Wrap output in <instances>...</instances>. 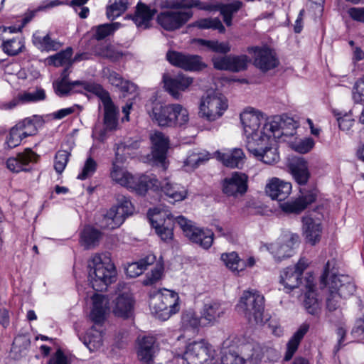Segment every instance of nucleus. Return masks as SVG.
Wrapping results in <instances>:
<instances>
[{
	"label": "nucleus",
	"mask_w": 364,
	"mask_h": 364,
	"mask_svg": "<svg viewBox=\"0 0 364 364\" xmlns=\"http://www.w3.org/2000/svg\"><path fill=\"white\" fill-rule=\"evenodd\" d=\"M88 280L93 289L105 290L117 279V270L109 257L95 255L88 262Z\"/></svg>",
	"instance_id": "obj_1"
},
{
	"label": "nucleus",
	"mask_w": 364,
	"mask_h": 364,
	"mask_svg": "<svg viewBox=\"0 0 364 364\" xmlns=\"http://www.w3.org/2000/svg\"><path fill=\"white\" fill-rule=\"evenodd\" d=\"M124 159L119 158L112 162L110 177L117 183L132 189L139 195H144L151 186H157V179L151 178L147 175L133 176L119 164L123 163Z\"/></svg>",
	"instance_id": "obj_2"
},
{
	"label": "nucleus",
	"mask_w": 364,
	"mask_h": 364,
	"mask_svg": "<svg viewBox=\"0 0 364 364\" xmlns=\"http://www.w3.org/2000/svg\"><path fill=\"white\" fill-rule=\"evenodd\" d=\"M236 307L250 323L263 322L264 298L257 291H245Z\"/></svg>",
	"instance_id": "obj_3"
},
{
	"label": "nucleus",
	"mask_w": 364,
	"mask_h": 364,
	"mask_svg": "<svg viewBox=\"0 0 364 364\" xmlns=\"http://www.w3.org/2000/svg\"><path fill=\"white\" fill-rule=\"evenodd\" d=\"M331 262H327L324 267L323 272L320 277V287H327L328 285L339 295L340 298L346 299L355 291V285L351 278L345 275H336L330 272Z\"/></svg>",
	"instance_id": "obj_4"
},
{
	"label": "nucleus",
	"mask_w": 364,
	"mask_h": 364,
	"mask_svg": "<svg viewBox=\"0 0 364 364\" xmlns=\"http://www.w3.org/2000/svg\"><path fill=\"white\" fill-rule=\"evenodd\" d=\"M179 297L174 291L164 289L151 298L150 307L159 319L166 321L179 311Z\"/></svg>",
	"instance_id": "obj_5"
},
{
	"label": "nucleus",
	"mask_w": 364,
	"mask_h": 364,
	"mask_svg": "<svg viewBox=\"0 0 364 364\" xmlns=\"http://www.w3.org/2000/svg\"><path fill=\"white\" fill-rule=\"evenodd\" d=\"M115 198L117 204L107 211L102 220V226L105 228L112 230L119 227L134 213V206L127 196L118 193Z\"/></svg>",
	"instance_id": "obj_6"
},
{
	"label": "nucleus",
	"mask_w": 364,
	"mask_h": 364,
	"mask_svg": "<svg viewBox=\"0 0 364 364\" xmlns=\"http://www.w3.org/2000/svg\"><path fill=\"white\" fill-rule=\"evenodd\" d=\"M86 88L98 96L104 106V125L107 131H114L118 127L119 110L112 102L109 94L101 85H90L85 84Z\"/></svg>",
	"instance_id": "obj_7"
},
{
	"label": "nucleus",
	"mask_w": 364,
	"mask_h": 364,
	"mask_svg": "<svg viewBox=\"0 0 364 364\" xmlns=\"http://www.w3.org/2000/svg\"><path fill=\"white\" fill-rule=\"evenodd\" d=\"M221 186L222 191L226 196L235 198L242 197L248 189V176L244 173L235 171L230 176L225 178Z\"/></svg>",
	"instance_id": "obj_8"
},
{
	"label": "nucleus",
	"mask_w": 364,
	"mask_h": 364,
	"mask_svg": "<svg viewBox=\"0 0 364 364\" xmlns=\"http://www.w3.org/2000/svg\"><path fill=\"white\" fill-rule=\"evenodd\" d=\"M192 16L189 9L171 10L159 14L157 21L163 28L171 31L180 28Z\"/></svg>",
	"instance_id": "obj_9"
},
{
	"label": "nucleus",
	"mask_w": 364,
	"mask_h": 364,
	"mask_svg": "<svg viewBox=\"0 0 364 364\" xmlns=\"http://www.w3.org/2000/svg\"><path fill=\"white\" fill-rule=\"evenodd\" d=\"M117 296L113 301L112 311L116 316L129 318L132 313L134 301L132 295L128 292L127 286L124 283H119L117 287Z\"/></svg>",
	"instance_id": "obj_10"
},
{
	"label": "nucleus",
	"mask_w": 364,
	"mask_h": 364,
	"mask_svg": "<svg viewBox=\"0 0 364 364\" xmlns=\"http://www.w3.org/2000/svg\"><path fill=\"white\" fill-rule=\"evenodd\" d=\"M296 128V122L292 118L282 119L276 116L272 120L265 123L261 129L262 132L272 134V138H279L282 136H292Z\"/></svg>",
	"instance_id": "obj_11"
},
{
	"label": "nucleus",
	"mask_w": 364,
	"mask_h": 364,
	"mask_svg": "<svg viewBox=\"0 0 364 364\" xmlns=\"http://www.w3.org/2000/svg\"><path fill=\"white\" fill-rule=\"evenodd\" d=\"M146 110L151 119L159 126L173 127L172 104L164 105L155 100L146 105Z\"/></svg>",
	"instance_id": "obj_12"
},
{
	"label": "nucleus",
	"mask_w": 364,
	"mask_h": 364,
	"mask_svg": "<svg viewBox=\"0 0 364 364\" xmlns=\"http://www.w3.org/2000/svg\"><path fill=\"white\" fill-rule=\"evenodd\" d=\"M248 51L254 52V64L262 72L274 69L279 65V60L275 53L268 47H251L248 48Z\"/></svg>",
	"instance_id": "obj_13"
},
{
	"label": "nucleus",
	"mask_w": 364,
	"mask_h": 364,
	"mask_svg": "<svg viewBox=\"0 0 364 364\" xmlns=\"http://www.w3.org/2000/svg\"><path fill=\"white\" fill-rule=\"evenodd\" d=\"M298 242L299 235H291L286 240L265 245V247L277 262H281L282 259L292 256L294 247Z\"/></svg>",
	"instance_id": "obj_14"
},
{
	"label": "nucleus",
	"mask_w": 364,
	"mask_h": 364,
	"mask_svg": "<svg viewBox=\"0 0 364 364\" xmlns=\"http://www.w3.org/2000/svg\"><path fill=\"white\" fill-rule=\"evenodd\" d=\"M166 58L171 64L186 70H198L202 66V58L197 55L169 51Z\"/></svg>",
	"instance_id": "obj_15"
},
{
	"label": "nucleus",
	"mask_w": 364,
	"mask_h": 364,
	"mask_svg": "<svg viewBox=\"0 0 364 364\" xmlns=\"http://www.w3.org/2000/svg\"><path fill=\"white\" fill-rule=\"evenodd\" d=\"M151 226L155 229L156 233L163 241L168 242L173 237V230L165 227V219H170L171 214L167 211H161L158 208L149 210L148 213Z\"/></svg>",
	"instance_id": "obj_16"
},
{
	"label": "nucleus",
	"mask_w": 364,
	"mask_h": 364,
	"mask_svg": "<svg viewBox=\"0 0 364 364\" xmlns=\"http://www.w3.org/2000/svg\"><path fill=\"white\" fill-rule=\"evenodd\" d=\"M175 220L191 242L204 247L205 232L203 228L197 226L196 223L183 215L176 217Z\"/></svg>",
	"instance_id": "obj_17"
},
{
	"label": "nucleus",
	"mask_w": 364,
	"mask_h": 364,
	"mask_svg": "<svg viewBox=\"0 0 364 364\" xmlns=\"http://www.w3.org/2000/svg\"><path fill=\"white\" fill-rule=\"evenodd\" d=\"M137 358L141 364H153L157 352L156 339L153 336H142L137 338L136 348Z\"/></svg>",
	"instance_id": "obj_18"
},
{
	"label": "nucleus",
	"mask_w": 364,
	"mask_h": 364,
	"mask_svg": "<svg viewBox=\"0 0 364 364\" xmlns=\"http://www.w3.org/2000/svg\"><path fill=\"white\" fill-rule=\"evenodd\" d=\"M150 139L152 144L151 155L154 162L164 166L168 148V138L163 133L155 132L151 135Z\"/></svg>",
	"instance_id": "obj_19"
},
{
	"label": "nucleus",
	"mask_w": 364,
	"mask_h": 364,
	"mask_svg": "<svg viewBox=\"0 0 364 364\" xmlns=\"http://www.w3.org/2000/svg\"><path fill=\"white\" fill-rule=\"evenodd\" d=\"M246 138L247 149L255 157L259 156L265 149L269 148V145H273L274 141L270 134L261 130L259 134H255Z\"/></svg>",
	"instance_id": "obj_20"
},
{
	"label": "nucleus",
	"mask_w": 364,
	"mask_h": 364,
	"mask_svg": "<svg viewBox=\"0 0 364 364\" xmlns=\"http://www.w3.org/2000/svg\"><path fill=\"white\" fill-rule=\"evenodd\" d=\"M163 82L166 90L175 99H178L179 92L184 91L192 83V79L181 74L172 77L165 73L163 75Z\"/></svg>",
	"instance_id": "obj_21"
},
{
	"label": "nucleus",
	"mask_w": 364,
	"mask_h": 364,
	"mask_svg": "<svg viewBox=\"0 0 364 364\" xmlns=\"http://www.w3.org/2000/svg\"><path fill=\"white\" fill-rule=\"evenodd\" d=\"M92 299V309L90 318L95 324H101L110 311L109 299L105 295L95 294Z\"/></svg>",
	"instance_id": "obj_22"
},
{
	"label": "nucleus",
	"mask_w": 364,
	"mask_h": 364,
	"mask_svg": "<svg viewBox=\"0 0 364 364\" xmlns=\"http://www.w3.org/2000/svg\"><path fill=\"white\" fill-rule=\"evenodd\" d=\"M302 230L306 242L311 245L319 242L321 237V223L309 215L302 218Z\"/></svg>",
	"instance_id": "obj_23"
},
{
	"label": "nucleus",
	"mask_w": 364,
	"mask_h": 364,
	"mask_svg": "<svg viewBox=\"0 0 364 364\" xmlns=\"http://www.w3.org/2000/svg\"><path fill=\"white\" fill-rule=\"evenodd\" d=\"M38 155L31 149H26L22 153H19L16 157L9 158L6 161L7 168L12 172L27 171L26 166L31 162L36 161Z\"/></svg>",
	"instance_id": "obj_24"
},
{
	"label": "nucleus",
	"mask_w": 364,
	"mask_h": 364,
	"mask_svg": "<svg viewBox=\"0 0 364 364\" xmlns=\"http://www.w3.org/2000/svg\"><path fill=\"white\" fill-rule=\"evenodd\" d=\"M265 191L273 200H284L291 191V184L273 178L266 186Z\"/></svg>",
	"instance_id": "obj_25"
},
{
	"label": "nucleus",
	"mask_w": 364,
	"mask_h": 364,
	"mask_svg": "<svg viewBox=\"0 0 364 364\" xmlns=\"http://www.w3.org/2000/svg\"><path fill=\"white\" fill-rule=\"evenodd\" d=\"M228 108L227 100L220 95L208 96L206 97V119L214 121L220 117Z\"/></svg>",
	"instance_id": "obj_26"
},
{
	"label": "nucleus",
	"mask_w": 364,
	"mask_h": 364,
	"mask_svg": "<svg viewBox=\"0 0 364 364\" xmlns=\"http://www.w3.org/2000/svg\"><path fill=\"white\" fill-rule=\"evenodd\" d=\"M290 172L299 185H306L310 178L308 162L302 157L294 158L289 164Z\"/></svg>",
	"instance_id": "obj_27"
},
{
	"label": "nucleus",
	"mask_w": 364,
	"mask_h": 364,
	"mask_svg": "<svg viewBox=\"0 0 364 364\" xmlns=\"http://www.w3.org/2000/svg\"><path fill=\"white\" fill-rule=\"evenodd\" d=\"M217 158L224 166L229 168H241L245 163V156L242 149H233L227 153L216 152Z\"/></svg>",
	"instance_id": "obj_28"
},
{
	"label": "nucleus",
	"mask_w": 364,
	"mask_h": 364,
	"mask_svg": "<svg viewBox=\"0 0 364 364\" xmlns=\"http://www.w3.org/2000/svg\"><path fill=\"white\" fill-rule=\"evenodd\" d=\"M309 324L303 323L293 334L287 344V350L284 357V361H289L296 352L304 336L309 330Z\"/></svg>",
	"instance_id": "obj_29"
},
{
	"label": "nucleus",
	"mask_w": 364,
	"mask_h": 364,
	"mask_svg": "<svg viewBox=\"0 0 364 364\" xmlns=\"http://www.w3.org/2000/svg\"><path fill=\"white\" fill-rule=\"evenodd\" d=\"M240 120L246 137L255 134H259L261 124V117L253 111H245L240 114Z\"/></svg>",
	"instance_id": "obj_30"
},
{
	"label": "nucleus",
	"mask_w": 364,
	"mask_h": 364,
	"mask_svg": "<svg viewBox=\"0 0 364 364\" xmlns=\"http://www.w3.org/2000/svg\"><path fill=\"white\" fill-rule=\"evenodd\" d=\"M92 52L96 56L107 58L111 61H117L124 55L122 51L115 46L106 42H100L95 45Z\"/></svg>",
	"instance_id": "obj_31"
},
{
	"label": "nucleus",
	"mask_w": 364,
	"mask_h": 364,
	"mask_svg": "<svg viewBox=\"0 0 364 364\" xmlns=\"http://www.w3.org/2000/svg\"><path fill=\"white\" fill-rule=\"evenodd\" d=\"M99 85L93 82L87 81L76 80L73 82L65 81V80H57L53 83V88L56 95L60 97H64L70 94L71 90L76 86L80 87L83 90L91 92V91L86 88V85Z\"/></svg>",
	"instance_id": "obj_32"
},
{
	"label": "nucleus",
	"mask_w": 364,
	"mask_h": 364,
	"mask_svg": "<svg viewBox=\"0 0 364 364\" xmlns=\"http://www.w3.org/2000/svg\"><path fill=\"white\" fill-rule=\"evenodd\" d=\"M306 288L307 292L305 294L304 306L309 314L317 315L320 311V304L314 289L313 279L309 277L306 279Z\"/></svg>",
	"instance_id": "obj_33"
},
{
	"label": "nucleus",
	"mask_w": 364,
	"mask_h": 364,
	"mask_svg": "<svg viewBox=\"0 0 364 364\" xmlns=\"http://www.w3.org/2000/svg\"><path fill=\"white\" fill-rule=\"evenodd\" d=\"M103 328L100 324H95L87 332L84 343L90 351L98 350L103 344Z\"/></svg>",
	"instance_id": "obj_34"
},
{
	"label": "nucleus",
	"mask_w": 364,
	"mask_h": 364,
	"mask_svg": "<svg viewBox=\"0 0 364 364\" xmlns=\"http://www.w3.org/2000/svg\"><path fill=\"white\" fill-rule=\"evenodd\" d=\"M32 42L41 51L57 50L62 46L60 42L52 39L49 33L42 35L39 31L33 33Z\"/></svg>",
	"instance_id": "obj_35"
},
{
	"label": "nucleus",
	"mask_w": 364,
	"mask_h": 364,
	"mask_svg": "<svg viewBox=\"0 0 364 364\" xmlns=\"http://www.w3.org/2000/svg\"><path fill=\"white\" fill-rule=\"evenodd\" d=\"M155 13V9H151L146 4L139 2L136 6V10L133 17V21L138 28L146 29L149 28L150 21L152 19Z\"/></svg>",
	"instance_id": "obj_36"
},
{
	"label": "nucleus",
	"mask_w": 364,
	"mask_h": 364,
	"mask_svg": "<svg viewBox=\"0 0 364 364\" xmlns=\"http://www.w3.org/2000/svg\"><path fill=\"white\" fill-rule=\"evenodd\" d=\"M279 282L289 291L299 287L302 282L301 276L291 267H288L281 272Z\"/></svg>",
	"instance_id": "obj_37"
},
{
	"label": "nucleus",
	"mask_w": 364,
	"mask_h": 364,
	"mask_svg": "<svg viewBox=\"0 0 364 364\" xmlns=\"http://www.w3.org/2000/svg\"><path fill=\"white\" fill-rule=\"evenodd\" d=\"M161 191L173 200V203L184 200L187 196L186 189L178 183L166 181L161 183Z\"/></svg>",
	"instance_id": "obj_38"
},
{
	"label": "nucleus",
	"mask_w": 364,
	"mask_h": 364,
	"mask_svg": "<svg viewBox=\"0 0 364 364\" xmlns=\"http://www.w3.org/2000/svg\"><path fill=\"white\" fill-rule=\"evenodd\" d=\"M260 359L254 358V355L247 358L239 355L235 351L230 349H223L222 355L220 356L221 364H245L248 363L250 364H257Z\"/></svg>",
	"instance_id": "obj_39"
},
{
	"label": "nucleus",
	"mask_w": 364,
	"mask_h": 364,
	"mask_svg": "<svg viewBox=\"0 0 364 364\" xmlns=\"http://www.w3.org/2000/svg\"><path fill=\"white\" fill-rule=\"evenodd\" d=\"M243 6L241 1H235L230 4H206V11H220L222 16H233Z\"/></svg>",
	"instance_id": "obj_40"
},
{
	"label": "nucleus",
	"mask_w": 364,
	"mask_h": 364,
	"mask_svg": "<svg viewBox=\"0 0 364 364\" xmlns=\"http://www.w3.org/2000/svg\"><path fill=\"white\" fill-rule=\"evenodd\" d=\"M156 259L153 254H149L138 262L129 264L126 269L127 274L129 277H136L142 274L149 265L152 264Z\"/></svg>",
	"instance_id": "obj_41"
},
{
	"label": "nucleus",
	"mask_w": 364,
	"mask_h": 364,
	"mask_svg": "<svg viewBox=\"0 0 364 364\" xmlns=\"http://www.w3.org/2000/svg\"><path fill=\"white\" fill-rule=\"evenodd\" d=\"M119 23H104L91 28L92 37L97 40L101 41L105 38L112 36L120 27Z\"/></svg>",
	"instance_id": "obj_42"
},
{
	"label": "nucleus",
	"mask_w": 364,
	"mask_h": 364,
	"mask_svg": "<svg viewBox=\"0 0 364 364\" xmlns=\"http://www.w3.org/2000/svg\"><path fill=\"white\" fill-rule=\"evenodd\" d=\"M102 233L92 226H86L81 232V240L86 248L97 245L101 238Z\"/></svg>",
	"instance_id": "obj_43"
},
{
	"label": "nucleus",
	"mask_w": 364,
	"mask_h": 364,
	"mask_svg": "<svg viewBox=\"0 0 364 364\" xmlns=\"http://www.w3.org/2000/svg\"><path fill=\"white\" fill-rule=\"evenodd\" d=\"M173 127H182L189 121L188 110L180 104H172Z\"/></svg>",
	"instance_id": "obj_44"
},
{
	"label": "nucleus",
	"mask_w": 364,
	"mask_h": 364,
	"mask_svg": "<svg viewBox=\"0 0 364 364\" xmlns=\"http://www.w3.org/2000/svg\"><path fill=\"white\" fill-rule=\"evenodd\" d=\"M72 55V48H67L65 50L60 51L54 55L50 56L48 58V62L50 64L56 67L63 65L71 66L73 64V60H71Z\"/></svg>",
	"instance_id": "obj_45"
},
{
	"label": "nucleus",
	"mask_w": 364,
	"mask_h": 364,
	"mask_svg": "<svg viewBox=\"0 0 364 364\" xmlns=\"http://www.w3.org/2000/svg\"><path fill=\"white\" fill-rule=\"evenodd\" d=\"M140 146L139 140L127 139L124 142L117 144L115 147V156L117 160L119 158L124 159V156L130 154V151L138 149Z\"/></svg>",
	"instance_id": "obj_46"
},
{
	"label": "nucleus",
	"mask_w": 364,
	"mask_h": 364,
	"mask_svg": "<svg viewBox=\"0 0 364 364\" xmlns=\"http://www.w3.org/2000/svg\"><path fill=\"white\" fill-rule=\"evenodd\" d=\"M223 314V310L219 303L209 304L206 307V326L215 325Z\"/></svg>",
	"instance_id": "obj_47"
},
{
	"label": "nucleus",
	"mask_w": 364,
	"mask_h": 364,
	"mask_svg": "<svg viewBox=\"0 0 364 364\" xmlns=\"http://www.w3.org/2000/svg\"><path fill=\"white\" fill-rule=\"evenodd\" d=\"M159 6L161 8L174 9V10H183L189 9L193 6H198L197 0H160Z\"/></svg>",
	"instance_id": "obj_48"
},
{
	"label": "nucleus",
	"mask_w": 364,
	"mask_h": 364,
	"mask_svg": "<svg viewBox=\"0 0 364 364\" xmlns=\"http://www.w3.org/2000/svg\"><path fill=\"white\" fill-rule=\"evenodd\" d=\"M128 0H115L107 8V16L109 19H114L122 15L127 9Z\"/></svg>",
	"instance_id": "obj_49"
},
{
	"label": "nucleus",
	"mask_w": 364,
	"mask_h": 364,
	"mask_svg": "<svg viewBox=\"0 0 364 364\" xmlns=\"http://www.w3.org/2000/svg\"><path fill=\"white\" fill-rule=\"evenodd\" d=\"M68 4L66 0H48L42 2V4L34 11H31L26 14L23 18L25 23L30 21L36 15L37 11H46L60 5Z\"/></svg>",
	"instance_id": "obj_50"
},
{
	"label": "nucleus",
	"mask_w": 364,
	"mask_h": 364,
	"mask_svg": "<svg viewBox=\"0 0 364 364\" xmlns=\"http://www.w3.org/2000/svg\"><path fill=\"white\" fill-rule=\"evenodd\" d=\"M3 50L9 55H16L24 48L23 41L19 38H14L3 43Z\"/></svg>",
	"instance_id": "obj_51"
},
{
	"label": "nucleus",
	"mask_w": 364,
	"mask_h": 364,
	"mask_svg": "<svg viewBox=\"0 0 364 364\" xmlns=\"http://www.w3.org/2000/svg\"><path fill=\"white\" fill-rule=\"evenodd\" d=\"M221 259L226 267L232 272H239L240 269L242 270L243 269V265L241 264V260L239 259L237 254L235 252L223 254Z\"/></svg>",
	"instance_id": "obj_52"
},
{
	"label": "nucleus",
	"mask_w": 364,
	"mask_h": 364,
	"mask_svg": "<svg viewBox=\"0 0 364 364\" xmlns=\"http://www.w3.org/2000/svg\"><path fill=\"white\" fill-rule=\"evenodd\" d=\"M327 295L326 299V306L328 311L333 312L337 310L341 306V299L339 295L327 285Z\"/></svg>",
	"instance_id": "obj_53"
},
{
	"label": "nucleus",
	"mask_w": 364,
	"mask_h": 364,
	"mask_svg": "<svg viewBox=\"0 0 364 364\" xmlns=\"http://www.w3.org/2000/svg\"><path fill=\"white\" fill-rule=\"evenodd\" d=\"M248 57L246 55H230V71L237 73L247 68Z\"/></svg>",
	"instance_id": "obj_54"
},
{
	"label": "nucleus",
	"mask_w": 364,
	"mask_h": 364,
	"mask_svg": "<svg viewBox=\"0 0 364 364\" xmlns=\"http://www.w3.org/2000/svg\"><path fill=\"white\" fill-rule=\"evenodd\" d=\"M255 158L264 164H272L279 161V156L277 149L274 148L273 145H269V148L265 149L264 151H262L259 156H257Z\"/></svg>",
	"instance_id": "obj_55"
},
{
	"label": "nucleus",
	"mask_w": 364,
	"mask_h": 364,
	"mask_svg": "<svg viewBox=\"0 0 364 364\" xmlns=\"http://www.w3.org/2000/svg\"><path fill=\"white\" fill-rule=\"evenodd\" d=\"M23 138L25 137L23 136V134H21V132L18 131L17 127L16 126L13 127L10 129L9 134L6 139L4 148L11 149L18 146Z\"/></svg>",
	"instance_id": "obj_56"
},
{
	"label": "nucleus",
	"mask_w": 364,
	"mask_h": 364,
	"mask_svg": "<svg viewBox=\"0 0 364 364\" xmlns=\"http://www.w3.org/2000/svg\"><path fill=\"white\" fill-rule=\"evenodd\" d=\"M164 272V264L159 262L150 273L146 274V279L143 281L145 286L152 285L161 279Z\"/></svg>",
	"instance_id": "obj_57"
},
{
	"label": "nucleus",
	"mask_w": 364,
	"mask_h": 364,
	"mask_svg": "<svg viewBox=\"0 0 364 364\" xmlns=\"http://www.w3.org/2000/svg\"><path fill=\"white\" fill-rule=\"evenodd\" d=\"M45 98L46 93L42 88H37L33 92H25L18 95V100L22 102H38Z\"/></svg>",
	"instance_id": "obj_58"
},
{
	"label": "nucleus",
	"mask_w": 364,
	"mask_h": 364,
	"mask_svg": "<svg viewBox=\"0 0 364 364\" xmlns=\"http://www.w3.org/2000/svg\"><path fill=\"white\" fill-rule=\"evenodd\" d=\"M353 100L356 104H364V75L355 82L352 90Z\"/></svg>",
	"instance_id": "obj_59"
},
{
	"label": "nucleus",
	"mask_w": 364,
	"mask_h": 364,
	"mask_svg": "<svg viewBox=\"0 0 364 364\" xmlns=\"http://www.w3.org/2000/svg\"><path fill=\"white\" fill-rule=\"evenodd\" d=\"M25 138L36 134L37 128L33 125L30 118H25L15 125Z\"/></svg>",
	"instance_id": "obj_60"
},
{
	"label": "nucleus",
	"mask_w": 364,
	"mask_h": 364,
	"mask_svg": "<svg viewBox=\"0 0 364 364\" xmlns=\"http://www.w3.org/2000/svg\"><path fill=\"white\" fill-rule=\"evenodd\" d=\"M280 208L286 213L299 214L305 209V205L296 198L294 200L287 201L280 204Z\"/></svg>",
	"instance_id": "obj_61"
},
{
	"label": "nucleus",
	"mask_w": 364,
	"mask_h": 364,
	"mask_svg": "<svg viewBox=\"0 0 364 364\" xmlns=\"http://www.w3.org/2000/svg\"><path fill=\"white\" fill-rule=\"evenodd\" d=\"M70 154L65 150L58 151L55 156L54 168L58 173H61L69 160Z\"/></svg>",
	"instance_id": "obj_62"
},
{
	"label": "nucleus",
	"mask_w": 364,
	"mask_h": 364,
	"mask_svg": "<svg viewBox=\"0 0 364 364\" xmlns=\"http://www.w3.org/2000/svg\"><path fill=\"white\" fill-rule=\"evenodd\" d=\"M97 169V163L91 157H89L83 166L82 172L77 176L80 180H85L92 176Z\"/></svg>",
	"instance_id": "obj_63"
},
{
	"label": "nucleus",
	"mask_w": 364,
	"mask_h": 364,
	"mask_svg": "<svg viewBox=\"0 0 364 364\" xmlns=\"http://www.w3.org/2000/svg\"><path fill=\"white\" fill-rule=\"evenodd\" d=\"M223 351L219 352V348L206 343V364H221L220 355Z\"/></svg>",
	"instance_id": "obj_64"
}]
</instances>
